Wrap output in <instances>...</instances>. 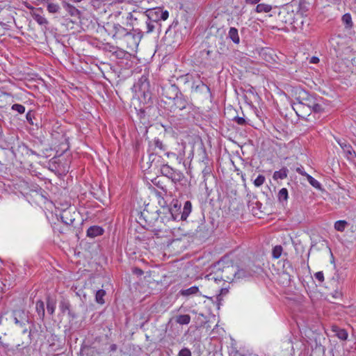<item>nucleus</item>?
<instances>
[{"mask_svg":"<svg viewBox=\"0 0 356 356\" xmlns=\"http://www.w3.org/2000/svg\"><path fill=\"white\" fill-rule=\"evenodd\" d=\"M168 15L167 10L156 7L148 9L144 13L134 10L128 13L127 19L131 21L133 26H137L138 31L149 33L156 27H160V21L167 19Z\"/></svg>","mask_w":356,"mask_h":356,"instance_id":"obj_1","label":"nucleus"},{"mask_svg":"<svg viewBox=\"0 0 356 356\" xmlns=\"http://www.w3.org/2000/svg\"><path fill=\"white\" fill-rule=\"evenodd\" d=\"M181 203L177 200H173L170 208H163V211L150 213L147 210L141 212V216L149 225H154L160 218L162 222L172 220L175 221L186 220L192 211V204L187 200L184 202L181 213H176V211L181 210Z\"/></svg>","mask_w":356,"mask_h":356,"instance_id":"obj_2","label":"nucleus"},{"mask_svg":"<svg viewBox=\"0 0 356 356\" xmlns=\"http://www.w3.org/2000/svg\"><path fill=\"white\" fill-rule=\"evenodd\" d=\"M163 108L172 113L171 117H179L180 120H189L193 117L194 106L185 97L180 94L179 97L168 102Z\"/></svg>","mask_w":356,"mask_h":356,"instance_id":"obj_3","label":"nucleus"},{"mask_svg":"<svg viewBox=\"0 0 356 356\" xmlns=\"http://www.w3.org/2000/svg\"><path fill=\"white\" fill-rule=\"evenodd\" d=\"M236 272L237 266L234 265L232 261L221 259L214 265L209 276L216 282L232 283L235 280Z\"/></svg>","mask_w":356,"mask_h":356,"instance_id":"obj_4","label":"nucleus"},{"mask_svg":"<svg viewBox=\"0 0 356 356\" xmlns=\"http://www.w3.org/2000/svg\"><path fill=\"white\" fill-rule=\"evenodd\" d=\"M103 29L108 33V35H111L112 38L116 41L117 43H120L128 32L127 29L120 24L114 22L106 23L104 25Z\"/></svg>","mask_w":356,"mask_h":356,"instance_id":"obj_5","label":"nucleus"},{"mask_svg":"<svg viewBox=\"0 0 356 356\" xmlns=\"http://www.w3.org/2000/svg\"><path fill=\"white\" fill-rule=\"evenodd\" d=\"M137 30L136 28V30L134 29V31H128L127 34L124 35L119 44L130 51H134L136 49L142 38L141 33H144L143 31H138L136 33L135 32Z\"/></svg>","mask_w":356,"mask_h":356,"instance_id":"obj_6","label":"nucleus"},{"mask_svg":"<svg viewBox=\"0 0 356 356\" xmlns=\"http://www.w3.org/2000/svg\"><path fill=\"white\" fill-rule=\"evenodd\" d=\"M161 95L165 98L162 99L160 106H163L168 104L170 100H173L182 94L175 84L168 83L161 87Z\"/></svg>","mask_w":356,"mask_h":356,"instance_id":"obj_7","label":"nucleus"},{"mask_svg":"<svg viewBox=\"0 0 356 356\" xmlns=\"http://www.w3.org/2000/svg\"><path fill=\"white\" fill-rule=\"evenodd\" d=\"M160 170L162 175L170 179L174 183L179 182L184 178L181 171L173 169L167 164L161 165Z\"/></svg>","mask_w":356,"mask_h":356,"instance_id":"obj_8","label":"nucleus"},{"mask_svg":"<svg viewBox=\"0 0 356 356\" xmlns=\"http://www.w3.org/2000/svg\"><path fill=\"white\" fill-rule=\"evenodd\" d=\"M12 317L15 323L22 328L31 323L29 318V312H26L24 309H19L13 310L12 312Z\"/></svg>","mask_w":356,"mask_h":356,"instance_id":"obj_9","label":"nucleus"},{"mask_svg":"<svg viewBox=\"0 0 356 356\" xmlns=\"http://www.w3.org/2000/svg\"><path fill=\"white\" fill-rule=\"evenodd\" d=\"M316 99H317L315 97L307 92L302 91L300 93L298 97H297V100L298 101L297 108L298 109H300V107L304 108L305 106H307L309 110Z\"/></svg>","mask_w":356,"mask_h":356,"instance_id":"obj_10","label":"nucleus"},{"mask_svg":"<svg viewBox=\"0 0 356 356\" xmlns=\"http://www.w3.org/2000/svg\"><path fill=\"white\" fill-rule=\"evenodd\" d=\"M337 142L342 149L344 156L350 161H355L356 153L351 145L345 139H337Z\"/></svg>","mask_w":356,"mask_h":356,"instance_id":"obj_11","label":"nucleus"},{"mask_svg":"<svg viewBox=\"0 0 356 356\" xmlns=\"http://www.w3.org/2000/svg\"><path fill=\"white\" fill-rule=\"evenodd\" d=\"M211 234V229L205 222H202L193 232V236L200 239L207 238Z\"/></svg>","mask_w":356,"mask_h":356,"instance_id":"obj_12","label":"nucleus"},{"mask_svg":"<svg viewBox=\"0 0 356 356\" xmlns=\"http://www.w3.org/2000/svg\"><path fill=\"white\" fill-rule=\"evenodd\" d=\"M293 12H289L286 9H282L278 13L279 20L282 24H293L295 22L293 20Z\"/></svg>","mask_w":356,"mask_h":356,"instance_id":"obj_13","label":"nucleus"},{"mask_svg":"<svg viewBox=\"0 0 356 356\" xmlns=\"http://www.w3.org/2000/svg\"><path fill=\"white\" fill-rule=\"evenodd\" d=\"M142 93V97L145 104H147L148 107L153 106L157 103V98L155 95H153L149 90H145L140 92Z\"/></svg>","mask_w":356,"mask_h":356,"instance_id":"obj_14","label":"nucleus"},{"mask_svg":"<svg viewBox=\"0 0 356 356\" xmlns=\"http://www.w3.org/2000/svg\"><path fill=\"white\" fill-rule=\"evenodd\" d=\"M136 90L138 92L149 90L150 88V84L147 76L143 75L134 85Z\"/></svg>","mask_w":356,"mask_h":356,"instance_id":"obj_15","label":"nucleus"},{"mask_svg":"<svg viewBox=\"0 0 356 356\" xmlns=\"http://www.w3.org/2000/svg\"><path fill=\"white\" fill-rule=\"evenodd\" d=\"M104 232V229L97 225H94L90 227L87 230V236L89 238H95L99 236H102Z\"/></svg>","mask_w":356,"mask_h":356,"instance_id":"obj_16","label":"nucleus"},{"mask_svg":"<svg viewBox=\"0 0 356 356\" xmlns=\"http://www.w3.org/2000/svg\"><path fill=\"white\" fill-rule=\"evenodd\" d=\"M60 219L62 222L67 225H73L75 220V218H72L70 211H64L60 215Z\"/></svg>","mask_w":356,"mask_h":356,"instance_id":"obj_17","label":"nucleus"},{"mask_svg":"<svg viewBox=\"0 0 356 356\" xmlns=\"http://www.w3.org/2000/svg\"><path fill=\"white\" fill-rule=\"evenodd\" d=\"M63 6L64 9L73 17H79L80 15V11L70 3L63 1Z\"/></svg>","mask_w":356,"mask_h":356,"instance_id":"obj_18","label":"nucleus"},{"mask_svg":"<svg viewBox=\"0 0 356 356\" xmlns=\"http://www.w3.org/2000/svg\"><path fill=\"white\" fill-rule=\"evenodd\" d=\"M227 38H229L234 44L240 43V37L238 29L235 27H231L229 30Z\"/></svg>","mask_w":356,"mask_h":356,"instance_id":"obj_19","label":"nucleus"},{"mask_svg":"<svg viewBox=\"0 0 356 356\" xmlns=\"http://www.w3.org/2000/svg\"><path fill=\"white\" fill-rule=\"evenodd\" d=\"M289 170L286 167H283L278 171H275L273 173V178L274 180L284 179L287 177Z\"/></svg>","mask_w":356,"mask_h":356,"instance_id":"obj_20","label":"nucleus"},{"mask_svg":"<svg viewBox=\"0 0 356 356\" xmlns=\"http://www.w3.org/2000/svg\"><path fill=\"white\" fill-rule=\"evenodd\" d=\"M192 88L195 92H204L205 91L207 93H210V88L204 84L203 81H200L197 84H195L194 82L192 86Z\"/></svg>","mask_w":356,"mask_h":356,"instance_id":"obj_21","label":"nucleus"},{"mask_svg":"<svg viewBox=\"0 0 356 356\" xmlns=\"http://www.w3.org/2000/svg\"><path fill=\"white\" fill-rule=\"evenodd\" d=\"M149 143L151 147H154V148H152L153 150L158 149L161 152H165L167 149V146L159 138H154V140Z\"/></svg>","mask_w":356,"mask_h":356,"instance_id":"obj_22","label":"nucleus"},{"mask_svg":"<svg viewBox=\"0 0 356 356\" xmlns=\"http://www.w3.org/2000/svg\"><path fill=\"white\" fill-rule=\"evenodd\" d=\"M161 160V156L157 155V152H152L149 154V161L150 163L149 167L158 168L159 166V163Z\"/></svg>","mask_w":356,"mask_h":356,"instance_id":"obj_23","label":"nucleus"},{"mask_svg":"<svg viewBox=\"0 0 356 356\" xmlns=\"http://www.w3.org/2000/svg\"><path fill=\"white\" fill-rule=\"evenodd\" d=\"M332 331L335 332L336 336L339 339L343 341L347 339L348 334L345 329H341L337 326H333Z\"/></svg>","mask_w":356,"mask_h":356,"instance_id":"obj_24","label":"nucleus"},{"mask_svg":"<svg viewBox=\"0 0 356 356\" xmlns=\"http://www.w3.org/2000/svg\"><path fill=\"white\" fill-rule=\"evenodd\" d=\"M36 312L39 318L43 320L45 314L44 303L42 300H38L35 305Z\"/></svg>","mask_w":356,"mask_h":356,"instance_id":"obj_25","label":"nucleus"},{"mask_svg":"<svg viewBox=\"0 0 356 356\" xmlns=\"http://www.w3.org/2000/svg\"><path fill=\"white\" fill-rule=\"evenodd\" d=\"M199 289L196 286H191L186 289H181L179 291V294L182 296H190L192 295H195L198 293Z\"/></svg>","mask_w":356,"mask_h":356,"instance_id":"obj_26","label":"nucleus"},{"mask_svg":"<svg viewBox=\"0 0 356 356\" xmlns=\"http://www.w3.org/2000/svg\"><path fill=\"white\" fill-rule=\"evenodd\" d=\"M252 276V273L250 270L243 269V268H238L237 266V272L236 273V280H240L245 277H248Z\"/></svg>","mask_w":356,"mask_h":356,"instance_id":"obj_27","label":"nucleus"},{"mask_svg":"<svg viewBox=\"0 0 356 356\" xmlns=\"http://www.w3.org/2000/svg\"><path fill=\"white\" fill-rule=\"evenodd\" d=\"M342 22L343 23L345 28L346 29H350L353 26V23L352 21V17L350 13H346L342 16L341 18Z\"/></svg>","mask_w":356,"mask_h":356,"instance_id":"obj_28","label":"nucleus"},{"mask_svg":"<svg viewBox=\"0 0 356 356\" xmlns=\"http://www.w3.org/2000/svg\"><path fill=\"white\" fill-rule=\"evenodd\" d=\"M309 9V3L306 2L305 0H300V3H299V10L298 12L300 13V14L302 16H303V15L307 16Z\"/></svg>","mask_w":356,"mask_h":356,"instance_id":"obj_29","label":"nucleus"},{"mask_svg":"<svg viewBox=\"0 0 356 356\" xmlns=\"http://www.w3.org/2000/svg\"><path fill=\"white\" fill-rule=\"evenodd\" d=\"M175 321L179 325H188L191 321V316L188 314L179 315L176 317Z\"/></svg>","mask_w":356,"mask_h":356,"instance_id":"obj_30","label":"nucleus"},{"mask_svg":"<svg viewBox=\"0 0 356 356\" xmlns=\"http://www.w3.org/2000/svg\"><path fill=\"white\" fill-rule=\"evenodd\" d=\"M289 197L288 190L286 188H282L277 194V199L280 203L286 202Z\"/></svg>","mask_w":356,"mask_h":356,"instance_id":"obj_31","label":"nucleus"},{"mask_svg":"<svg viewBox=\"0 0 356 356\" xmlns=\"http://www.w3.org/2000/svg\"><path fill=\"white\" fill-rule=\"evenodd\" d=\"M292 243H293V245L295 248L296 254L302 256V254L305 252V247L302 245V242L300 240H297V241H293Z\"/></svg>","mask_w":356,"mask_h":356,"instance_id":"obj_32","label":"nucleus"},{"mask_svg":"<svg viewBox=\"0 0 356 356\" xmlns=\"http://www.w3.org/2000/svg\"><path fill=\"white\" fill-rule=\"evenodd\" d=\"M106 296V291L104 289H99L97 291L95 294V301L100 305H104L105 300L104 297Z\"/></svg>","mask_w":356,"mask_h":356,"instance_id":"obj_33","label":"nucleus"},{"mask_svg":"<svg viewBox=\"0 0 356 356\" xmlns=\"http://www.w3.org/2000/svg\"><path fill=\"white\" fill-rule=\"evenodd\" d=\"M272 10V6L266 3H259L257 4L256 7L257 13H268Z\"/></svg>","mask_w":356,"mask_h":356,"instance_id":"obj_34","label":"nucleus"},{"mask_svg":"<svg viewBox=\"0 0 356 356\" xmlns=\"http://www.w3.org/2000/svg\"><path fill=\"white\" fill-rule=\"evenodd\" d=\"M56 309V302L53 300H51L49 298L47 300V312L52 315L54 313Z\"/></svg>","mask_w":356,"mask_h":356,"instance_id":"obj_35","label":"nucleus"},{"mask_svg":"<svg viewBox=\"0 0 356 356\" xmlns=\"http://www.w3.org/2000/svg\"><path fill=\"white\" fill-rule=\"evenodd\" d=\"M348 225L346 220H338L334 223V229L339 232H343Z\"/></svg>","mask_w":356,"mask_h":356,"instance_id":"obj_36","label":"nucleus"},{"mask_svg":"<svg viewBox=\"0 0 356 356\" xmlns=\"http://www.w3.org/2000/svg\"><path fill=\"white\" fill-rule=\"evenodd\" d=\"M33 18L34 19L35 21H36L40 25H47L48 24V21L47 19L44 17L43 16L39 15V14H36V13H34L33 15Z\"/></svg>","mask_w":356,"mask_h":356,"instance_id":"obj_37","label":"nucleus"},{"mask_svg":"<svg viewBox=\"0 0 356 356\" xmlns=\"http://www.w3.org/2000/svg\"><path fill=\"white\" fill-rule=\"evenodd\" d=\"M323 111V108L321 104H320L318 102V99L316 100V102L314 103V104L312 106L310 109L309 110V112H314L316 113H320Z\"/></svg>","mask_w":356,"mask_h":356,"instance_id":"obj_38","label":"nucleus"},{"mask_svg":"<svg viewBox=\"0 0 356 356\" xmlns=\"http://www.w3.org/2000/svg\"><path fill=\"white\" fill-rule=\"evenodd\" d=\"M307 179L313 187L319 190L322 189L321 184L311 175H307Z\"/></svg>","mask_w":356,"mask_h":356,"instance_id":"obj_39","label":"nucleus"},{"mask_svg":"<svg viewBox=\"0 0 356 356\" xmlns=\"http://www.w3.org/2000/svg\"><path fill=\"white\" fill-rule=\"evenodd\" d=\"M47 4V9L50 13H57L60 10V6L58 4L49 2Z\"/></svg>","mask_w":356,"mask_h":356,"instance_id":"obj_40","label":"nucleus"},{"mask_svg":"<svg viewBox=\"0 0 356 356\" xmlns=\"http://www.w3.org/2000/svg\"><path fill=\"white\" fill-rule=\"evenodd\" d=\"M282 252V247L281 245H276L275 247L273 248L272 251L273 257L275 259H278L281 256Z\"/></svg>","mask_w":356,"mask_h":356,"instance_id":"obj_41","label":"nucleus"},{"mask_svg":"<svg viewBox=\"0 0 356 356\" xmlns=\"http://www.w3.org/2000/svg\"><path fill=\"white\" fill-rule=\"evenodd\" d=\"M11 109L13 111H17L19 114H23L25 112V110H26L25 107L23 105L19 104H14L11 106Z\"/></svg>","mask_w":356,"mask_h":356,"instance_id":"obj_42","label":"nucleus"},{"mask_svg":"<svg viewBox=\"0 0 356 356\" xmlns=\"http://www.w3.org/2000/svg\"><path fill=\"white\" fill-rule=\"evenodd\" d=\"M266 180V178L264 175H259L257 176V177L254 181V185L256 187H259L261 185L264 184V181Z\"/></svg>","mask_w":356,"mask_h":356,"instance_id":"obj_43","label":"nucleus"},{"mask_svg":"<svg viewBox=\"0 0 356 356\" xmlns=\"http://www.w3.org/2000/svg\"><path fill=\"white\" fill-rule=\"evenodd\" d=\"M232 120L241 126H245L248 124L244 117L235 116Z\"/></svg>","mask_w":356,"mask_h":356,"instance_id":"obj_44","label":"nucleus"},{"mask_svg":"<svg viewBox=\"0 0 356 356\" xmlns=\"http://www.w3.org/2000/svg\"><path fill=\"white\" fill-rule=\"evenodd\" d=\"M60 309L62 312L68 311L70 309V304L68 301L63 300L60 302Z\"/></svg>","mask_w":356,"mask_h":356,"instance_id":"obj_45","label":"nucleus"},{"mask_svg":"<svg viewBox=\"0 0 356 356\" xmlns=\"http://www.w3.org/2000/svg\"><path fill=\"white\" fill-rule=\"evenodd\" d=\"M193 79V76L189 74H186L185 75H183V76H179L177 80L181 82V83H186L189 81H191V80Z\"/></svg>","mask_w":356,"mask_h":356,"instance_id":"obj_46","label":"nucleus"},{"mask_svg":"<svg viewBox=\"0 0 356 356\" xmlns=\"http://www.w3.org/2000/svg\"><path fill=\"white\" fill-rule=\"evenodd\" d=\"M178 356H191V352L188 348H184L179 350Z\"/></svg>","mask_w":356,"mask_h":356,"instance_id":"obj_47","label":"nucleus"},{"mask_svg":"<svg viewBox=\"0 0 356 356\" xmlns=\"http://www.w3.org/2000/svg\"><path fill=\"white\" fill-rule=\"evenodd\" d=\"M314 277L316 280H318L320 282H323L324 281V275L322 271L317 272L314 274Z\"/></svg>","mask_w":356,"mask_h":356,"instance_id":"obj_48","label":"nucleus"},{"mask_svg":"<svg viewBox=\"0 0 356 356\" xmlns=\"http://www.w3.org/2000/svg\"><path fill=\"white\" fill-rule=\"evenodd\" d=\"M132 273L138 276H141L143 275L144 272L143 270L140 268H138V267H134L133 269H132Z\"/></svg>","mask_w":356,"mask_h":356,"instance_id":"obj_49","label":"nucleus"},{"mask_svg":"<svg viewBox=\"0 0 356 356\" xmlns=\"http://www.w3.org/2000/svg\"><path fill=\"white\" fill-rule=\"evenodd\" d=\"M202 174L204 177L210 175L211 174V168L210 166H206L202 170Z\"/></svg>","mask_w":356,"mask_h":356,"instance_id":"obj_50","label":"nucleus"},{"mask_svg":"<svg viewBox=\"0 0 356 356\" xmlns=\"http://www.w3.org/2000/svg\"><path fill=\"white\" fill-rule=\"evenodd\" d=\"M33 118V114L32 113V111H29L26 113V118L27 121H28L30 124H33V122H32V118Z\"/></svg>","mask_w":356,"mask_h":356,"instance_id":"obj_51","label":"nucleus"},{"mask_svg":"<svg viewBox=\"0 0 356 356\" xmlns=\"http://www.w3.org/2000/svg\"><path fill=\"white\" fill-rule=\"evenodd\" d=\"M332 296L334 299H339L342 297V293L340 291H335Z\"/></svg>","mask_w":356,"mask_h":356,"instance_id":"obj_52","label":"nucleus"},{"mask_svg":"<svg viewBox=\"0 0 356 356\" xmlns=\"http://www.w3.org/2000/svg\"><path fill=\"white\" fill-rule=\"evenodd\" d=\"M296 171H297V172H298L300 175H302V176H305V177H307V175H308L306 172H305V171L303 170L302 167H301V168H298L296 169Z\"/></svg>","mask_w":356,"mask_h":356,"instance_id":"obj_53","label":"nucleus"},{"mask_svg":"<svg viewBox=\"0 0 356 356\" xmlns=\"http://www.w3.org/2000/svg\"><path fill=\"white\" fill-rule=\"evenodd\" d=\"M23 333H26L27 332H29V339H30V341L32 340V330L31 329H29V330L26 328V327H24L23 329Z\"/></svg>","mask_w":356,"mask_h":356,"instance_id":"obj_54","label":"nucleus"},{"mask_svg":"<svg viewBox=\"0 0 356 356\" xmlns=\"http://www.w3.org/2000/svg\"><path fill=\"white\" fill-rule=\"evenodd\" d=\"M117 348H118L117 345L113 343L110 346L109 350H110V352H115V351H116Z\"/></svg>","mask_w":356,"mask_h":356,"instance_id":"obj_55","label":"nucleus"},{"mask_svg":"<svg viewBox=\"0 0 356 356\" xmlns=\"http://www.w3.org/2000/svg\"><path fill=\"white\" fill-rule=\"evenodd\" d=\"M260 0H245V2L248 4H256Z\"/></svg>","mask_w":356,"mask_h":356,"instance_id":"obj_56","label":"nucleus"},{"mask_svg":"<svg viewBox=\"0 0 356 356\" xmlns=\"http://www.w3.org/2000/svg\"><path fill=\"white\" fill-rule=\"evenodd\" d=\"M319 62V58L316 56H313L311 58V63H318Z\"/></svg>","mask_w":356,"mask_h":356,"instance_id":"obj_57","label":"nucleus"},{"mask_svg":"<svg viewBox=\"0 0 356 356\" xmlns=\"http://www.w3.org/2000/svg\"><path fill=\"white\" fill-rule=\"evenodd\" d=\"M68 315L72 318H76V315L70 310V309L68 310Z\"/></svg>","mask_w":356,"mask_h":356,"instance_id":"obj_58","label":"nucleus"},{"mask_svg":"<svg viewBox=\"0 0 356 356\" xmlns=\"http://www.w3.org/2000/svg\"><path fill=\"white\" fill-rule=\"evenodd\" d=\"M328 1L332 3H337V4H339L341 2V0H328Z\"/></svg>","mask_w":356,"mask_h":356,"instance_id":"obj_59","label":"nucleus"},{"mask_svg":"<svg viewBox=\"0 0 356 356\" xmlns=\"http://www.w3.org/2000/svg\"><path fill=\"white\" fill-rule=\"evenodd\" d=\"M29 151L30 152V153H31V154L36 155V156H39V154H37L35 151H33V150H32V149H29Z\"/></svg>","mask_w":356,"mask_h":356,"instance_id":"obj_60","label":"nucleus"},{"mask_svg":"<svg viewBox=\"0 0 356 356\" xmlns=\"http://www.w3.org/2000/svg\"><path fill=\"white\" fill-rule=\"evenodd\" d=\"M165 154L167 155L168 157H169L170 155L175 156V153H170V152H165Z\"/></svg>","mask_w":356,"mask_h":356,"instance_id":"obj_61","label":"nucleus"},{"mask_svg":"<svg viewBox=\"0 0 356 356\" xmlns=\"http://www.w3.org/2000/svg\"><path fill=\"white\" fill-rule=\"evenodd\" d=\"M0 343H1V345L3 348H7V347L8 346V344H4V343H1V342H0Z\"/></svg>","mask_w":356,"mask_h":356,"instance_id":"obj_62","label":"nucleus"},{"mask_svg":"<svg viewBox=\"0 0 356 356\" xmlns=\"http://www.w3.org/2000/svg\"><path fill=\"white\" fill-rule=\"evenodd\" d=\"M181 211H182V209L181 208V210H179V211H176V213H181Z\"/></svg>","mask_w":356,"mask_h":356,"instance_id":"obj_63","label":"nucleus"},{"mask_svg":"<svg viewBox=\"0 0 356 356\" xmlns=\"http://www.w3.org/2000/svg\"><path fill=\"white\" fill-rule=\"evenodd\" d=\"M146 340L148 341L149 340V336L146 335Z\"/></svg>","mask_w":356,"mask_h":356,"instance_id":"obj_64","label":"nucleus"}]
</instances>
